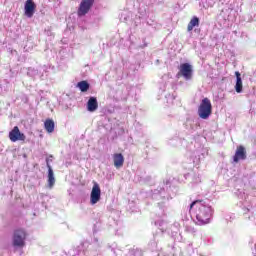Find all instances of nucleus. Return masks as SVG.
<instances>
[{"label":"nucleus","instance_id":"nucleus-1","mask_svg":"<svg viewBox=\"0 0 256 256\" xmlns=\"http://www.w3.org/2000/svg\"><path fill=\"white\" fill-rule=\"evenodd\" d=\"M196 207V219L198 225H207L211 223V217L213 215V210L211 207L203 204V200H195L190 205V210Z\"/></svg>","mask_w":256,"mask_h":256},{"label":"nucleus","instance_id":"nucleus-2","mask_svg":"<svg viewBox=\"0 0 256 256\" xmlns=\"http://www.w3.org/2000/svg\"><path fill=\"white\" fill-rule=\"evenodd\" d=\"M213 113V106L211 105V100L209 98L202 99L198 107V115L200 119H209Z\"/></svg>","mask_w":256,"mask_h":256},{"label":"nucleus","instance_id":"nucleus-3","mask_svg":"<svg viewBox=\"0 0 256 256\" xmlns=\"http://www.w3.org/2000/svg\"><path fill=\"white\" fill-rule=\"evenodd\" d=\"M25 239H27V232L22 228H18L14 230L12 245L14 247L23 248L25 245Z\"/></svg>","mask_w":256,"mask_h":256},{"label":"nucleus","instance_id":"nucleus-4","mask_svg":"<svg viewBox=\"0 0 256 256\" xmlns=\"http://www.w3.org/2000/svg\"><path fill=\"white\" fill-rule=\"evenodd\" d=\"M177 77H184L186 81L191 80L193 77V66H191L189 63L180 64Z\"/></svg>","mask_w":256,"mask_h":256},{"label":"nucleus","instance_id":"nucleus-5","mask_svg":"<svg viewBox=\"0 0 256 256\" xmlns=\"http://www.w3.org/2000/svg\"><path fill=\"white\" fill-rule=\"evenodd\" d=\"M94 3L95 0H82L77 10L78 17H85V15L91 11V7H93Z\"/></svg>","mask_w":256,"mask_h":256},{"label":"nucleus","instance_id":"nucleus-6","mask_svg":"<svg viewBox=\"0 0 256 256\" xmlns=\"http://www.w3.org/2000/svg\"><path fill=\"white\" fill-rule=\"evenodd\" d=\"M9 139L12 143H17V141H25L27 137L19 130V126H15L9 132Z\"/></svg>","mask_w":256,"mask_h":256},{"label":"nucleus","instance_id":"nucleus-7","mask_svg":"<svg viewBox=\"0 0 256 256\" xmlns=\"http://www.w3.org/2000/svg\"><path fill=\"white\" fill-rule=\"evenodd\" d=\"M99 201H101V187H99V184L95 182L90 194V203L91 205H95L99 203Z\"/></svg>","mask_w":256,"mask_h":256},{"label":"nucleus","instance_id":"nucleus-8","mask_svg":"<svg viewBox=\"0 0 256 256\" xmlns=\"http://www.w3.org/2000/svg\"><path fill=\"white\" fill-rule=\"evenodd\" d=\"M37 9V5L33 0H26L24 5V15L31 19L33 15H35V10Z\"/></svg>","mask_w":256,"mask_h":256},{"label":"nucleus","instance_id":"nucleus-9","mask_svg":"<svg viewBox=\"0 0 256 256\" xmlns=\"http://www.w3.org/2000/svg\"><path fill=\"white\" fill-rule=\"evenodd\" d=\"M245 159H247V151L245 150V146L240 145L236 149L233 161L237 163L238 161H245Z\"/></svg>","mask_w":256,"mask_h":256},{"label":"nucleus","instance_id":"nucleus-10","mask_svg":"<svg viewBox=\"0 0 256 256\" xmlns=\"http://www.w3.org/2000/svg\"><path fill=\"white\" fill-rule=\"evenodd\" d=\"M46 165L48 169V187L49 189H53L55 186V173L53 172V168H51V164H49V159L46 160Z\"/></svg>","mask_w":256,"mask_h":256},{"label":"nucleus","instance_id":"nucleus-11","mask_svg":"<svg viewBox=\"0 0 256 256\" xmlns=\"http://www.w3.org/2000/svg\"><path fill=\"white\" fill-rule=\"evenodd\" d=\"M114 167L116 169H121L125 163V157L121 153L113 154Z\"/></svg>","mask_w":256,"mask_h":256},{"label":"nucleus","instance_id":"nucleus-12","mask_svg":"<svg viewBox=\"0 0 256 256\" xmlns=\"http://www.w3.org/2000/svg\"><path fill=\"white\" fill-rule=\"evenodd\" d=\"M99 109V103L97 102V98L90 97L87 102V111L90 113H94V111H97Z\"/></svg>","mask_w":256,"mask_h":256},{"label":"nucleus","instance_id":"nucleus-13","mask_svg":"<svg viewBox=\"0 0 256 256\" xmlns=\"http://www.w3.org/2000/svg\"><path fill=\"white\" fill-rule=\"evenodd\" d=\"M235 75H236L235 91H236V93H242L243 92V80L241 79V73L239 71H236Z\"/></svg>","mask_w":256,"mask_h":256},{"label":"nucleus","instance_id":"nucleus-14","mask_svg":"<svg viewBox=\"0 0 256 256\" xmlns=\"http://www.w3.org/2000/svg\"><path fill=\"white\" fill-rule=\"evenodd\" d=\"M44 129H46L47 133H53L55 131V122L53 119H46L44 122Z\"/></svg>","mask_w":256,"mask_h":256},{"label":"nucleus","instance_id":"nucleus-15","mask_svg":"<svg viewBox=\"0 0 256 256\" xmlns=\"http://www.w3.org/2000/svg\"><path fill=\"white\" fill-rule=\"evenodd\" d=\"M194 27H199V17H197V16L192 17V19L188 23L187 31L188 32L193 31Z\"/></svg>","mask_w":256,"mask_h":256},{"label":"nucleus","instance_id":"nucleus-16","mask_svg":"<svg viewBox=\"0 0 256 256\" xmlns=\"http://www.w3.org/2000/svg\"><path fill=\"white\" fill-rule=\"evenodd\" d=\"M77 87L80 89L82 93H87L89 91V82L83 80L77 83Z\"/></svg>","mask_w":256,"mask_h":256}]
</instances>
